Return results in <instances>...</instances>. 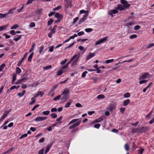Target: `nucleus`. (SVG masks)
<instances>
[{"label":"nucleus","mask_w":154,"mask_h":154,"mask_svg":"<svg viewBox=\"0 0 154 154\" xmlns=\"http://www.w3.org/2000/svg\"><path fill=\"white\" fill-rule=\"evenodd\" d=\"M120 2L122 5L118 4L117 7L115 8L116 9H117L120 11H122L126 9H129L130 5L129 4L127 1L125 0H121Z\"/></svg>","instance_id":"obj_1"},{"label":"nucleus","mask_w":154,"mask_h":154,"mask_svg":"<svg viewBox=\"0 0 154 154\" xmlns=\"http://www.w3.org/2000/svg\"><path fill=\"white\" fill-rule=\"evenodd\" d=\"M108 38L107 37H105L103 38L100 39L99 40L97 41L95 43V45H98L106 41Z\"/></svg>","instance_id":"obj_2"},{"label":"nucleus","mask_w":154,"mask_h":154,"mask_svg":"<svg viewBox=\"0 0 154 154\" xmlns=\"http://www.w3.org/2000/svg\"><path fill=\"white\" fill-rule=\"evenodd\" d=\"M149 128L147 127H143L139 128V133H142L148 131Z\"/></svg>","instance_id":"obj_3"},{"label":"nucleus","mask_w":154,"mask_h":154,"mask_svg":"<svg viewBox=\"0 0 154 154\" xmlns=\"http://www.w3.org/2000/svg\"><path fill=\"white\" fill-rule=\"evenodd\" d=\"M88 16V13H86L85 14L82 18H81L79 20L78 24H80L82 23H83L84 21L87 19V17Z\"/></svg>","instance_id":"obj_4"},{"label":"nucleus","mask_w":154,"mask_h":154,"mask_svg":"<svg viewBox=\"0 0 154 154\" xmlns=\"http://www.w3.org/2000/svg\"><path fill=\"white\" fill-rule=\"evenodd\" d=\"M81 123V121H78L74 123L73 125H72L70 126L69 128V129H73L75 127L78 126Z\"/></svg>","instance_id":"obj_5"},{"label":"nucleus","mask_w":154,"mask_h":154,"mask_svg":"<svg viewBox=\"0 0 154 154\" xmlns=\"http://www.w3.org/2000/svg\"><path fill=\"white\" fill-rule=\"evenodd\" d=\"M117 10L118 9L115 8V9L111 10L109 12V15H111L112 17H113V14H115L118 13L119 11Z\"/></svg>","instance_id":"obj_6"},{"label":"nucleus","mask_w":154,"mask_h":154,"mask_svg":"<svg viewBox=\"0 0 154 154\" xmlns=\"http://www.w3.org/2000/svg\"><path fill=\"white\" fill-rule=\"evenodd\" d=\"M149 75L148 73H145L143 74L139 78V79L141 80L142 79H144L147 78Z\"/></svg>","instance_id":"obj_7"},{"label":"nucleus","mask_w":154,"mask_h":154,"mask_svg":"<svg viewBox=\"0 0 154 154\" xmlns=\"http://www.w3.org/2000/svg\"><path fill=\"white\" fill-rule=\"evenodd\" d=\"M26 73L24 74L21 76V79L22 80L23 82H26L27 80L28 79V78L27 77V74H26Z\"/></svg>","instance_id":"obj_8"},{"label":"nucleus","mask_w":154,"mask_h":154,"mask_svg":"<svg viewBox=\"0 0 154 154\" xmlns=\"http://www.w3.org/2000/svg\"><path fill=\"white\" fill-rule=\"evenodd\" d=\"M76 55H77V56L75 58V60L72 63V64L71 66H75L76 65H77V63L78 62V60H79V59L80 57V54H76Z\"/></svg>","instance_id":"obj_9"},{"label":"nucleus","mask_w":154,"mask_h":154,"mask_svg":"<svg viewBox=\"0 0 154 154\" xmlns=\"http://www.w3.org/2000/svg\"><path fill=\"white\" fill-rule=\"evenodd\" d=\"M47 119L46 117H37L35 119V121H42L45 120Z\"/></svg>","instance_id":"obj_10"},{"label":"nucleus","mask_w":154,"mask_h":154,"mask_svg":"<svg viewBox=\"0 0 154 154\" xmlns=\"http://www.w3.org/2000/svg\"><path fill=\"white\" fill-rule=\"evenodd\" d=\"M69 97L68 95H63V96L61 98V101L62 103L64 102L68 99Z\"/></svg>","instance_id":"obj_11"},{"label":"nucleus","mask_w":154,"mask_h":154,"mask_svg":"<svg viewBox=\"0 0 154 154\" xmlns=\"http://www.w3.org/2000/svg\"><path fill=\"white\" fill-rule=\"evenodd\" d=\"M95 55V54L94 53H91V52H90L89 53V54H88V56H87L86 58V60H88L89 59H90V58H91L93 57Z\"/></svg>","instance_id":"obj_12"},{"label":"nucleus","mask_w":154,"mask_h":154,"mask_svg":"<svg viewBox=\"0 0 154 154\" xmlns=\"http://www.w3.org/2000/svg\"><path fill=\"white\" fill-rule=\"evenodd\" d=\"M69 93V90L68 89H65L62 92V94H61V95H68Z\"/></svg>","instance_id":"obj_13"},{"label":"nucleus","mask_w":154,"mask_h":154,"mask_svg":"<svg viewBox=\"0 0 154 154\" xmlns=\"http://www.w3.org/2000/svg\"><path fill=\"white\" fill-rule=\"evenodd\" d=\"M43 94V92L41 91H38L37 93L35 94L34 98H35V97H38L39 95H40L41 97H42Z\"/></svg>","instance_id":"obj_14"},{"label":"nucleus","mask_w":154,"mask_h":154,"mask_svg":"<svg viewBox=\"0 0 154 154\" xmlns=\"http://www.w3.org/2000/svg\"><path fill=\"white\" fill-rule=\"evenodd\" d=\"M77 56V55H76V54H74V56L71 58L70 60L66 64H68V66L69 64H70L75 59Z\"/></svg>","instance_id":"obj_15"},{"label":"nucleus","mask_w":154,"mask_h":154,"mask_svg":"<svg viewBox=\"0 0 154 154\" xmlns=\"http://www.w3.org/2000/svg\"><path fill=\"white\" fill-rule=\"evenodd\" d=\"M63 15L59 14L58 13H56L55 15V17L57 19H62L63 18Z\"/></svg>","instance_id":"obj_16"},{"label":"nucleus","mask_w":154,"mask_h":154,"mask_svg":"<svg viewBox=\"0 0 154 154\" xmlns=\"http://www.w3.org/2000/svg\"><path fill=\"white\" fill-rule=\"evenodd\" d=\"M43 9L42 8L38 9L37 10L35 11V13L37 15H39L41 14Z\"/></svg>","instance_id":"obj_17"},{"label":"nucleus","mask_w":154,"mask_h":154,"mask_svg":"<svg viewBox=\"0 0 154 154\" xmlns=\"http://www.w3.org/2000/svg\"><path fill=\"white\" fill-rule=\"evenodd\" d=\"M115 109V106L111 104V105H109V106L108 108V110L110 111H112L113 109Z\"/></svg>","instance_id":"obj_18"},{"label":"nucleus","mask_w":154,"mask_h":154,"mask_svg":"<svg viewBox=\"0 0 154 154\" xmlns=\"http://www.w3.org/2000/svg\"><path fill=\"white\" fill-rule=\"evenodd\" d=\"M132 133H139V128H133L131 129Z\"/></svg>","instance_id":"obj_19"},{"label":"nucleus","mask_w":154,"mask_h":154,"mask_svg":"<svg viewBox=\"0 0 154 154\" xmlns=\"http://www.w3.org/2000/svg\"><path fill=\"white\" fill-rule=\"evenodd\" d=\"M72 100H69V101L65 105V108H67L69 107L70 106V105H71V103L72 102Z\"/></svg>","instance_id":"obj_20"},{"label":"nucleus","mask_w":154,"mask_h":154,"mask_svg":"<svg viewBox=\"0 0 154 154\" xmlns=\"http://www.w3.org/2000/svg\"><path fill=\"white\" fill-rule=\"evenodd\" d=\"M130 100L129 99H127L123 101V105L126 106H127L130 103Z\"/></svg>","instance_id":"obj_21"},{"label":"nucleus","mask_w":154,"mask_h":154,"mask_svg":"<svg viewBox=\"0 0 154 154\" xmlns=\"http://www.w3.org/2000/svg\"><path fill=\"white\" fill-rule=\"evenodd\" d=\"M16 9V8H12L10 9L8 12L7 13V15L9 14H12L14 13L13 11L15 10Z\"/></svg>","instance_id":"obj_22"},{"label":"nucleus","mask_w":154,"mask_h":154,"mask_svg":"<svg viewBox=\"0 0 154 154\" xmlns=\"http://www.w3.org/2000/svg\"><path fill=\"white\" fill-rule=\"evenodd\" d=\"M135 24V23L134 22H130L129 23L126 24L125 26L129 28L130 26H132Z\"/></svg>","instance_id":"obj_23"},{"label":"nucleus","mask_w":154,"mask_h":154,"mask_svg":"<svg viewBox=\"0 0 154 154\" xmlns=\"http://www.w3.org/2000/svg\"><path fill=\"white\" fill-rule=\"evenodd\" d=\"M58 87V85L57 84H56L51 89L50 91V94L52 93L53 91L56 88H57Z\"/></svg>","instance_id":"obj_24"},{"label":"nucleus","mask_w":154,"mask_h":154,"mask_svg":"<svg viewBox=\"0 0 154 154\" xmlns=\"http://www.w3.org/2000/svg\"><path fill=\"white\" fill-rule=\"evenodd\" d=\"M8 116V114H3L1 117L0 119V122H2Z\"/></svg>","instance_id":"obj_25"},{"label":"nucleus","mask_w":154,"mask_h":154,"mask_svg":"<svg viewBox=\"0 0 154 154\" xmlns=\"http://www.w3.org/2000/svg\"><path fill=\"white\" fill-rule=\"evenodd\" d=\"M79 120V119H73L70 122H69V123L68 124V125H71L75 122Z\"/></svg>","instance_id":"obj_26"},{"label":"nucleus","mask_w":154,"mask_h":154,"mask_svg":"<svg viewBox=\"0 0 154 154\" xmlns=\"http://www.w3.org/2000/svg\"><path fill=\"white\" fill-rule=\"evenodd\" d=\"M13 79L12 81V83H13L16 79V74H13Z\"/></svg>","instance_id":"obj_27"},{"label":"nucleus","mask_w":154,"mask_h":154,"mask_svg":"<svg viewBox=\"0 0 154 154\" xmlns=\"http://www.w3.org/2000/svg\"><path fill=\"white\" fill-rule=\"evenodd\" d=\"M34 54V53L33 52H32L31 54L29 56L28 58V61L29 62H30L31 60L32 59V56Z\"/></svg>","instance_id":"obj_28"},{"label":"nucleus","mask_w":154,"mask_h":154,"mask_svg":"<svg viewBox=\"0 0 154 154\" xmlns=\"http://www.w3.org/2000/svg\"><path fill=\"white\" fill-rule=\"evenodd\" d=\"M25 91L23 90L22 93H18L17 95L19 96L20 97H21L23 96L25 94Z\"/></svg>","instance_id":"obj_29"},{"label":"nucleus","mask_w":154,"mask_h":154,"mask_svg":"<svg viewBox=\"0 0 154 154\" xmlns=\"http://www.w3.org/2000/svg\"><path fill=\"white\" fill-rule=\"evenodd\" d=\"M16 72L17 74H19L21 72V70L20 68L17 67L16 68Z\"/></svg>","instance_id":"obj_30"},{"label":"nucleus","mask_w":154,"mask_h":154,"mask_svg":"<svg viewBox=\"0 0 154 154\" xmlns=\"http://www.w3.org/2000/svg\"><path fill=\"white\" fill-rule=\"evenodd\" d=\"M105 97V96L103 94H100L98 95L97 97V99H104Z\"/></svg>","instance_id":"obj_31"},{"label":"nucleus","mask_w":154,"mask_h":154,"mask_svg":"<svg viewBox=\"0 0 154 154\" xmlns=\"http://www.w3.org/2000/svg\"><path fill=\"white\" fill-rule=\"evenodd\" d=\"M61 96V94H60V95H58L57 97L54 98H53V100L54 101H56L57 100H60V98Z\"/></svg>","instance_id":"obj_32"},{"label":"nucleus","mask_w":154,"mask_h":154,"mask_svg":"<svg viewBox=\"0 0 154 154\" xmlns=\"http://www.w3.org/2000/svg\"><path fill=\"white\" fill-rule=\"evenodd\" d=\"M52 67V66L51 65L49 66H45L44 67L43 69H44L47 70L48 69H50Z\"/></svg>","instance_id":"obj_33"},{"label":"nucleus","mask_w":154,"mask_h":154,"mask_svg":"<svg viewBox=\"0 0 154 154\" xmlns=\"http://www.w3.org/2000/svg\"><path fill=\"white\" fill-rule=\"evenodd\" d=\"M124 147H125V149L127 151H128L129 150V146L128 144H127V143L125 144V145Z\"/></svg>","instance_id":"obj_34"},{"label":"nucleus","mask_w":154,"mask_h":154,"mask_svg":"<svg viewBox=\"0 0 154 154\" xmlns=\"http://www.w3.org/2000/svg\"><path fill=\"white\" fill-rule=\"evenodd\" d=\"M35 44L34 43L32 45L31 48L29 50V53H31V52H32L34 48V47H35Z\"/></svg>","instance_id":"obj_35"},{"label":"nucleus","mask_w":154,"mask_h":154,"mask_svg":"<svg viewBox=\"0 0 154 154\" xmlns=\"http://www.w3.org/2000/svg\"><path fill=\"white\" fill-rule=\"evenodd\" d=\"M7 15L6 14H3L2 13H0V19L6 17Z\"/></svg>","instance_id":"obj_36"},{"label":"nucleus","mask_w":154,"mask_h":154,"mask_svg":"<svg viewBox=\"0 0 154 154\" xmlns=\"http://www.w3.org/2000/svg\"><path fill=\"white\" fill-rule=\"evenodd\" d=\"M130 96V94L129 93L127 92L125 93L124 95V97L125 98H128Z\"/></svg>","instance_id":"obj_37"},{"label":"nucleus","mask_w":154,"mask_h":154,"mask_svg":"<svg viewBox=\"0 0 154 154\" xmlns=\"http://www.w3.org/2000/svg\"><path fill=\"white\" fill-rule=\"evenodd\" d=\"M53 20L52 19H51L49 20H48V25L49 26L51 25L53 22Z\"/></svg>","instance_id":"obj_38"},{"label":"nucleus","mask_w":154,"mask_h":154,"mask_svg":"<svg viewBox=\"0 0 154 154\" xmlns=\"http://www.w3.org/2000/svg\"><path fill=\"white\" fill-rule=\"evenodd\" d=\"M22 82H23V81L22 80V79H19L17 80V81L15 83L16 85H18L20 84H21Z\"/></svg>","instance_id":"obj_39"},{"label":"nucleus","mask_w":154,"mask_h":154,"mask_svg":"<svg viewBox=\"0 0 154 154\" xmlns=\"http://www.w3.org/2000/svg\"><path fill=\"white\" fill-rule=\"evenodd\" d=\"M5 65L4 63L2 64L0 66V71H2L3 69V68L5 66Z\"/></svg>","instance_id":"obj_40"},{"label":"nucleus","mask_w":154,"mask_h":154,"mask_svg":"<svg viewBox=\"0 0 154 154\" xmlns=\"http://www.w3.org/2000/svg\"><path fill=\"white\" fill-rule=\"evenodd\" d=\"M50 116L51 117L54 119H55L57 117V115L55 113H52L50 114Z\"/></svg>","instance_id":"obj_41"},{"label":"nucleus","mask_w":154,"mask_h":154,"mask_svg":"<svg viewBox=\"0 0 154 154\" xmlns=\"http://www.w3.org/2000/svg\"><path fill=\"white\" fill-rule=\"evenodd\" d=\"M85 31L87 32H90L93 30V29L91 28H86L85 29Z\"/></svg>","instance_id":"obj_42"},{"label":"nucleus","mask_w":154,"mask_h":154,"mask_svg":"<svg viewBox=\"0 0 154 154\" xmlns=\"http://www.w3.org/2000/svg\"><path fill=\"white\" fill-rule=\"evenodd\" d=\"M24 8V5H22L20 8L17 9V11L18 13H20Z\"/></svg>","instance_id":"obj_43"},{"label":"nucleus","mask_w":154,"mask_h":154,"mask_svg":"<svg viewBox=\"0 0 154 154\" xmlns=\"http://www.w3.org/2000/svg\"><path fill=\"white\" fill-rule=\"evenodd\" d=\"M35 98H34V97H32V98H31V100H32V101H31L30 103H29V104L30 105H32L35 102V99H34Z\"/></svg>","instance_id":"obj_44"},{"label":"nucleus","mask_w":154,"mask_h":154,"mask_svg":"<svg viewBox=\"0 0 154 154\" xmlns=\"http://www.w3.org/2000/svg\"><path fill=\"white\" fill-rule=\"evenodd\" d=\"M51 148V147L49 146H48L46 148V149H45V154H46L49 151L50 149Z\"/></svg>","instance_id":"obj_45"},{"label":"nucleus","mask_w":154,"mask_h":154,"mask_svg":"<svg viewBox=\"0 0 154 154\" xmlns=\"http://www.w3.org/2000/svg\"><path fill=\"white\" fill-rule=\"evenodd\" d=\"M79 19V17H76L73 20V21L72 23L73 24H75L76 23L77 21Z\"/></svg>","instance_id":"obj_46"},{"label":"nucleus","mask_w":154,"mask_h":154,"mask_svg":"<svg viewBox=\"0 0 154 154\" xmlns=\"http://www.w3.org/2000/svg\"><path fill=\"white\" fill-rule=\"evenodd\" d=\"M23 61V59H21V60L19 61L17 64V65L18 66H20L22 62Z\"/></svg>","instance_id":"obj_47"},{"label":"nucleus","mask_w":154,"mask_h":154,"mask_svg":"<svg viewBox=\"0 0 154 154\" xmlns=\"http://www.w3.org/2000/svg\"><path fill=\"white\" fill-rule=\"evenodd\" d=\"M57 26L56 25H55L54 26L53 29H51V31L52 32V33H55V30L56 29V28H57Z\"/></svg>","instance_id":"obj_48"},{"label":"nucleus","mask_w":154,"mask_h":154,"mask_svg":"<svg viewBox=\"0 0 154 154\" xmlns=\"http://www.w3.org/2000/svg\"><path fill=\"white\" fill-rule=\"evenodd\" d=\"M63 73V71L62 70H59L58 72L57 73V75H60L62 74Z\"/></svg>","instance_id":"obj_49"},{"label":"nucleus","mask_w":154,"mask_h":154,"mask_svg":"<svg viewBox=\"0 0 154 154\" xmlns=\"http://www.w3.org/2000/svg\"><path fill=\"white\" fill-rule=\"evenodd\" d=\"M43 113L44 115H48L50 113V112L48 110L47 111H44L43 112Z\"/></svg>","instance_id":"obj_50"},{"label":"nucleus","mask_w":154,"mask_h":154,"mask_svg":"<svg viewBox=\"0 0 154 154\" xmlns=\"http://www.w3.org/2000/svg\"><path fill=\"white\" fill-rule=\"evenodd\" d=\"M114 61L113 59L107 60L106 61L105 63H109L111 62H113Z\"/></svg>","instance_id":"obj_51"},{"label":"nucleus","mask_w":154,"mask_h":154,"mask_svg":"<svg viewBox=\"0 0 154 154\" xmlns=\"http://www.w3.org/2000/svg\"><path fill=\"white\" fill-rule=\"evenodd\" d=\"M35 26V24L34 22H31L30 23L29 26L30 27H33Z\"/></svg>","instance_id":"obj_52"},{"label":"nucleus","mask_w":154,"mask_h":154,"mask_svg":"<svg viewBox=\"0 0 154 154\" xmlns=\"http://www.w3.org/2000/svg\"><path fill=\"white\" fill-rule=\"evenodd\" d=\"M137 36L136 34H133L132 35L130 36V38L131 39H133L134 38H135L137 37Z\"/></svg>","instance_id":"obj_53"},{"label":"nucleus","mask_w":154,"mask_h":154,"mask_svg":"<svg viewBox=\"0 0 154 154\" xmlns=\"http://www.w3.org/2000/svg\"><path fill=\"white\" fill-rule=\"evenodd\" d=\"M103 119L102 118H99L95 120L96 122L98 123L99 122L103 120Z\"/></svg>","instance_id":"obj_54"},{"label":"nucleus","mask_w":154,"mask_h":154,"mask_svg":"<svg viewBox=\"0 0 154 154\" xmlns=\"http://www.w3.org/2000/svg\"><path fill=\"white\" fill-rule=\"evenodd\" d=\"M18 27V26L17 24H15V25L13 26L11 28V29H17Z\"/></svg>","instance_id":"obj_55"},{"label":"nucleus","mask_w":154,"mask_h":154,"mask_svg":"<svg viewBox=\"0 0 154 154\" xmlns=\"http://www.w3.org/2000/svg\"><path fill=\"white\" fill-rule=\"evenodd\" d=\"M61 8V6L60 5L58 6L57 7L54 8L53 9V11H55L57 10H58L60 9Z\"/></svg>","instance_id":"obj_56"},{"label":"nucleus","mask_w":154,"mask_h":154,"mask_svg":"<svg viewBox=\"0 0 154 154\" xmlns=\"http://www.w3.org/2000/svg\"><path fill=\"white\" fill-rule=\"evenodd\" d=\"M22 37L21 35H20L18 36V37L17 38H14V40L15 41H17L19 40V39H20Z\"/></svg>","instance_id":"obj_57"},{"label":"nucleus","mask_w":154,"mask_h":154,"mask_svg":"<svg viewBox=\"0 0 154 154\" xmlns=\"http://www.w3.org/2000/svg\"><path fill=\"white\" fill-rule=\"evenodd\" d=\"M44 152V149H42L39 151L38 154H43Z\"/></svg>","instance_id":"obj_58"},{"label":"nucleus","mask_w":154,"mask_h":154,"mask_svg":"<svg viewBox=\"0 0 154 154\" xmlns=\"http://www.w3.org/2000/svg\"><path fill=\"white\" fill-rule=\"evenodd\" d=\"M100 126V125L99 124H97L94 125V127L95 128H98Z\"/></svg>","instance_id":"obj_59"},{"label":"nucleus","mask_w":154,"mask_h":154,"mask_svg":"<svg viewBox=\"0 0 154 154\" xmlns=\"http://www.w3.org/2000/svg\"><path fill=\"white\" fill-rule=\"evenodd\" d=\"M147 82V80H141L139 82V83L140 84H144L146 83Z\"/></svg>","instance_id":"obj_60"},{"label":"nucleus","mask_w":154,"mask_h":154,"mask_svg":"<svg viewBox=\"0 0 154 154\" xmlns=\"http://www.w3.org/2000/svg\"><path fill=\"white\" fill-rule=\"evenodd\" d=\"M75 106L77 107H82V105L79 103L76 104Z\"/></svg>","instance_id":"obj_61"},{"label":"nucleus","mask_w":154,"mask_h":154,"mask_svg":"<svg viewBox=\"0 0 154 154\" xmlns=\"http://www.w3.org/2000/svg\"><path fill=\"white\" fill-rule=\"evenodd\" d=\"M88 73V72L87 71H85L82 73V78H84L85 77L86 74Z\"/></svg>","instance_id":"obj_62"},{"label":"nucleus","mask_w":154,"mask_h":154,"mask_svg":"<svg viewBox=\"0 0 154 154\" xmlns=\"http://www.w3.org/2000/svg\"><path fill=\"white\" fill-rule=\"evenodd\" d=\"M140 27L139 25H136L134 26V29L135 30H137L140 29Z\"/></svg>","instance_id":"obj_63"},{"label":"nucleus","mask_w":154,"mask_h":154,"mask_svg":"<svg viewBox=\"0 0 154 154\" xmlns=\"http://www.w3.org/2000/svg\"><path fill=\"white\" fill-rule=\"evenodd\" d=\"M125 110V108H121L120 109V112L122 113H123Z\"/></svg>","instance_id":"obj_64"}]
</instances>
